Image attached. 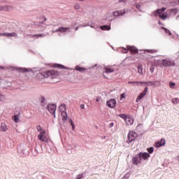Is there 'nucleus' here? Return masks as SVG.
I'll list each match as a JSON object with an SVG mask.
<instances>
[{
    "label": "nucleus",
    "mask_w": 179,
    "mask_h": 179,
    "mask_svg": "<svg viewBox=\"0 0 179 179\" xmlns=\"http://www.w3.org/2000/svg\"><path fill=\"white\" fill-rule=\"evenodd\" d=\"M128 48H123V52L124 53V54H127V53H128Z\"/></svg>",
    "instance_id": "obj_40"
},
{
    "label": "nucleus",
    "mask_w": 179,
    "mask_h": 179,
    "mask_svg": "<svg viewBox=\"0 0 179 179\" xmlns=\"http://www.w3.org/2000/svg\"><path fill=\"white\" fill-rule=\"evenodd\" d=\"M116 104H117V101H115V99H110L106 102V106L109 107V108H114Z\"/></svg>",
    "instance_id": "obj_9"
},
{
    "label": "nucleus",
    "mask_w": 179,
    "mask_h": 179,
    "mask_svg": "<svg viewBox=\"0 0 179 179\" xmlns=\"http://www.w3.org/2000/svg\"><path fill=\"white\" fill-rule=\"evenodd\" d=\"M74 8L75 9H80V6L79 4H75Z\"/></svg>",
    "instance_id": "obj_36"
},
{
    "label": "nucleus",
    "mask_w": 179,
    "mask_h": 179,
    "mask_svg": "<svg viewBox=\"0 0 179 179\" xmlns=\"http://www.w3.org/2000/svg\"><path fill=\"white\" fill-rule=\"evenodd\" d=\"M173 104H178L179 103V99L178 98H173L172 99Z\"/></svg>",
    "instance_id": "obj_27"
},
{
    "label": "nucleus",
    "mask_w": 179,
    "mask_h": 179,
    "mask_svg": "<svg viewBox=\"0 0 179 179\" xmlns=\"http://www.w3.org/2000/svg\"><path fill=\"white\" fill-rule=\"evenodd\" d=\"M114 72V69L110 68V67H106L105 68V73H111Z\"/></svg>",
    "instance_id": "obj_21"
},
{
    "label": "nucleus",
    "mask_w": 179,
    "mask_h": 179,
    "mask_svg": "<svg viewBox=\"0 0 179 179\" xmlns=\"http://www.w3.org/2000/svg\"><path fill=\"white\" fill-rule=\"evenodd\" d=\"M0 36H4L5 37H16L15 33H3L0 34Z\"/></svg>",
    "instance_id": "obj_15"
},
{
    "label": "nucleus",
    "mask_w": 179,
    "mask_h": 179,
    "mask_svg": "<svg viewBox=\"0 0 179 179\" xmlns=\"http://www.w3.org/2000/svg\"><path fill=\"white\" fill-rule=\"evenodd\" d=\"M13 121L15 122H19V121H20V119H19L18 115H15L14 117H13Z\"/></svg>",
    "instance_id": "obj_26"
},
{
    "label": "nucleus",
    "mask_w": 179,
    "mask_h": 179,
    "mask_svg": "<svg viewBox=\"0 0 179 179\" xmlns=\"http://www.w3.org/2000/svg\"><path fill=\"white\" fill-rule=\"evenodd\" d=\"M36 129L39 134H43L45 133V129H44L41 125L36 126Z\"/></svg>",
    "instance_id": "obj_18"
},
{
    "label": "nucleus",
    "mask_w": 179,
    "mask_h": 179,
    "mask_svg": "<svg viewBox=\"0 0 179 179\" xmlns=\"http://www.w3.org/2000/svg\"><path fill=\"white\" fill-rule=\"evenodd\" d=\"M138 72L140 75L143 74V66L141 65L138 67Z\"/></svg>",
    "instance_id": "obj_22"
},
{
    "label": "nucleus",
    "mask_w": 179,
    "mask_h": 179,
    "mask_svg": "<svg viewBox=\"0 0 179 179\" xmlns=\"http://www.w3.org/2000/svg\"><path fill=\"white\" fill-rule=\"evenodd\" d=\"M0 69H3V67H0Z\"/></svg>",
    "instance_id": "obj_48"
},
{
    "label": "nucleus",
    "mask_w": 179,
    "mask_h": 179,
    "mask_svg": "<svg viewBox=\"0 0 179 179\" xmlns=\"http://www.w3.org/2000/svg\"><path fill=\"white\" fill-rule=\"evenodd\" d=\"M78 1H85V0H78Z\"/></svg>",
    "instance_id": "obj_49"
},
{
    "label": "nucleus",
    "mask_w": 179,
    "mask_h": 179,
    "mask_svg": "<svg viewBox=\"0 0 179 179\" xmlns=\"http://www.w3.org/2000/svg\"><path fill=\"white\" fill-rule=\"evenodd\" d=\"M119 2L120 3H125V2H127V0H119Z\"/></svg>",
    "instance_id": "obj_46"
},
{
    "label": "nucleus",
    "mask_w": 179,
    "mask_h": 179,
    "mask_svg": "<svg viewBox=\"0 0 179 179\" xmlns=\"http://www.w3.org/2000/svg\"><path fill=\"white\" fill-rule=\"evenodd\" d=\"M129 85H135V81H129Z\"/></svg>",
    "instance_id": "obj_42"
},
{
    "label": "nucleus",
    "mask_w": 179,
    "mask_h": 179,
    "mask_svg": "<svg viewBox=\"0 0 179 179\" xmlns=\"http://www.w3.org/2000/svg\"><path fill=\"white\" fill-rule=\"evenodd\" d=\"M69 122L72 127V129H75V124H73V121H72V119H70Z\"/></svg>",
    "instance_id": "obj_33"
},
{
    "label": "nucleus",
    "mask_w": 179,
    "mask_h": 179,
    "mask_svg": "<svg viewBox=\"0 0 179 179\" xmlns=\"http://www.w3.org/2000/svg\"><path fill=\"white\" fill-rule=\"evenodd\" d=\"M101 30H111L110 25H103L100 27Z\"/></svg>",
    "instance_id": "obj_20"
},
{
    "label": "nucleus",
    "mask_w": 179,
    "mask_h": 179,
    "mask_svg": "<svg viewBox=\"0 0 179 179\" xmlns=\"http://www.w3.org/2000/svg\"><path fill=\"white\" fill-rule=\"evenodd\" d=\"M166 8L163 7L161 9H158L155 11V16H157V15H159L160 19H162V20H166V19H167L168 15L167 13H163L164 12V10H166Z\"/></svg>",
    "instance_id": "obj_3"
},
{
    "label": "nucleus",
    "mask_w": 179,
    "mask_h": 179,
    "mask_svg": "<svg viewBox=\"0 0 179 179\" xmlns=\"http://www.w3.org/2000/svg\"><path fill=\"white\" fill-rule=\"evenodd\" d=\"M174 86H176L175 83H173V82L169 83V87H171V89H174Z\"/></svg>",
    "instance_id": "obj_29"
},
{
    "label": "nucleus",
    "mask_w": 179,
    "mask_h": 179,
    "mask_svg": "<svg viewBox=\"0 0 179 179\" xmlns=\"http://www.w3.org/2000/svg\"><path fill=\"white\" fill-rule=\"evenodd\" d=\"M57 66V68H64V66H62V65H59V64H56V66Z\"/></svg>",
    "instance_id": "obj_43"
},
{
    "label": "nucleus",
    "mask_w": 179,
    "mask_h": 179,
    "mask_svg": "<svg viewBox=\"0 0 179 179\" xmlns=\"http://www.w3.org/2000/svg\"><path fill=\"white\" fill-rule=\"evenodd\" d=\"M62 121L65 122L66 121V120H68V113H66V111H62Z\"/></svg>",
    "instance_id": "obj_17"
},
{
    "label": "nucleus",
    "mask_w": 179,
    "mask_h": 179,
    "mask_svg": "<svg viewBox=\"0 0 179 179\" xmlns=\"http://www.w3.org/2000/svg\"><path fill=\"white\" fill-rule=\"evenodd\" d=\"M150 157V155L148 152H140L138 155H136L132 159V163L135 166H138V164H141L142 163V159L143 160H148Z\"/></svg>",
    "instance_id": "obj_2"
},
{
    "label": "nucleus",
    "mask_w": 179,
    "mask_h": 179,
    "mask_svg": "<svg viewBox=\"0 0 179 179\" xmlns=\"http://www.w3.org/2000/svg\"><path fill=\"white\" fill-rule=\"evenodd\" d=\"M44 101H45V99H44V97H41V106H44Z\"/></svg>",
    "instance_id": "obj_34"
},
{
    "label": "nucleus",
    "mask_w": 179,
    "mask_h": 179,
    "mask_svg": "<svg viewBox=\"0 0 179 179\" xmlns=\"http://www.w3.org/2000/svg\"><path fill=\"white\" fill-rule=\"evenodd\" d=\"M124 121L127 125H132L134 124V118L132 117L127 116Z\"/></svg>",
    "instance_id": "obj_13"
},
{
    "label": "nucleus",
    "mask_w": 179,
    "mask_h": 179,
    "mask_svg": "<svg viewBox=\"0 0 179 179\" xmlns=\"http://www.w3.org/2000/svg\"><path fill=\"white\" fill-rule=\"evenodd\" d=\"M45 133H41L38 135V141H41V142H44L45 143H48V141H50V136H47Z\"/></svg>",
    "instance_id": "obj_4"
},
{
    "label": "nucleus",
    "mask_w": 179,
    "mask_h": 179,
    "mask_svg": "<svg viewBox=\"0 0 179 179\" xmlns=\"http://www.w3.org/2000/svg\"><path fill=\"white\" fill-rule=\"evenodd\" d=\"M61 110H65V104H62L59 107Z\"/></svg>",
    "instance_id": "obj_39"
},
{
    "label": "nucleus",
    "mask_w": 179,
    "mask_h": 179,
    "mask_svg": "<svg viewBox=\"0 0 179 179\" xmlns=\"http://www.w3.org/2000/svg\"><path fill=\"white\" fill-rule=\"evenodd\" d=\"M100 100H101V96H97L96 101H100Z\"/></svg>",
    "instance_id": "obj_44"
},
{
    "label": "nucleus",
    "mask_w": 179,
    "mask_h": 179,
    "mask_svg": "<svg viewBox=\"0 0 179 179\" xmlns=\"http://www.w3.org/2000/svg\"><path fill=\"white\" fill-rule=\"evenodd\" d=\"M178 2H179V0H178Z\"/></svg>",
    "instance_id": "obj_51"
},
{
    "label": "nucleus",
    "mask_w": 179,
    "mask_h": 179,
    "mask_svg": "<svg viewBox=\"0 0 179 179\" xmlns=\"http://www.w3.org/2000/svg\"><path fill=\"white\" fill-rule=\"evenodd\" d=\"M123 99H125V94H122L120 95V100H122Z\"/></svg>",
    "instance_id": "obj_38"
},
{
    "label": "nucleus",
    "mask_w": 179,
    "mask_h": 179,
    "mask_svg": "<svg viewBox=\"0 0 179 179\" xmlns=\"http://www.w3.org/2000/svg\"><path fill=\"white\" fill-rule=\"evenodd\" d=\"M163 66H175L176 62L174 61H170L169 59L162 60Z\"/></svg>",
    "instance_id": "obj_7"
},
{
    "label": "nucleus",
    "mask_w": 179,
    "mask_h": 179,
    "mask_svg": "<svg viewBox=\"0 0 179 179\" xmlns=\"http://www.w3.org/2000/svg\"><path fill=\"white\" fill-rule=\"evenodd\" d=\"M164 30L165 33H166V34H169V36H171V32L170 31V30L167 29L166 28H164Z\"/></svg>",
    "instance_id": "obj_30"
},
{
    "label": "nucleus",
    "mask_w": 179,
    "mask_h": 179,
    "mask_svg": "<svg viewBox=\"0 0 179 179\" xmlns=\"http://www.w3.org/2000/svg\"><path fill=\"white\" fill-rule=\"evenodd\" d=\"M146 93H148V87H146L144 90L140 93V94L137 96L136 101L138 103L139 101L142 100L146 96Z\"/></svg>",
    "instance_id": "obj_8"
},
{
    "label": "nucleus",
    "mask_w": 179,
    "mask_h": 179,
    "mask_svg": "<svg viewBox=\"0 0 179 179\" xmlns=\"http://www.w3.org/2000/svg\"><path fill=\"white\" fill-rule=\"evenodd\" d=\"M76 71H78V72H86V71H87V69L76 66Z\"/></svg>",
    "instance_id": "obj_19"
},
{
    "label": "nucleus",
    "mask_w": 179,
    "mask_h": 179,
    "mask_svg": "<svg viewBox=\"0 0 179 179\" xmlns=\"http://www.w3.org/2000/svg\"><path fill=\"white\" fill-rule=\"evenodd\" d=\"M150 71L151 73H153V72L155 71V67L153 66H151L150 67Z\"/></svg>",
    "instance_id": "obj_35"
},
{
    "label": "nucleus",
    "mask_w": 179,
    "mask_h": 179,
    "mask_svg": "<svg viewBox=\"0 0 179 179\" xmlns=\"http://www.w3.org/2000/svg\"><path fill=\"white\" fill-rule=\"evenodd\" d=\"M45 35L44 34H36V35H32V37H37V38H38V37H45Z\"/></svg>",
    "instance_id": "obj_31"
},
{
    "label": "nucleus",
    "mask_w": 179,
    "mask_h": 179,
    "mask_svg": "<svg viewBox=\"0 0 179 179\" xmlns=\"http://www.w3.org/2000/svg\"><path fill=\"white\" fill-rule=\"evenodd\" d=\"M108 127H109V128H113V127H114V123H113V122L110 123Z\"/></svg>",
    "instance_id": "obj_41"
},
{
    "label": "nucleus",
    "mask_w": 179,
    "mask_h": 179,
    "mask_svg": "<svg viewBox=\"0 0 179 179\" xmlns=\"http://www.w3.org/2000/svg\"><path fill=\"white\" fill-rule=\"evenodd\" d=\"M164 145H166V140L164 138H162L160 141L155 143V148H160L161 146H164Z\"/></svg>",
    "instance_id": "obj_10"
},
{
    "label": "nucleus",
    "mask_w": 179,
    "mask_h": 179,
    "mask_svg": "<svg viewBox=\"0 0 179 179\" xmlns=\"http://www.w3.org/2000/svg\"><path fill=\"white\" fill-rule=\"evenodd\" d=\"M136 7L137 9H141V5L140 4H136Z\"/></svg>",
    "instance_id": "obj_45"
},
{
    "label": "nucleus",
    "mask_w": 179,
    "mask_h": 179,
    "mask_svg": "<svg viewBox=\"0 0 179 179\" xmlns=\"http://www.w3.org/2000/svg\"><path fill=\"white\" fill-rule=\"evenodd\" d=\"M68 30H69V27H59V29H57L56 30V31H59L60 33H66V31H68Z\"/></svg>",
    "instance_id": "obj_16"
},
{
    "label": "nucleus",
    "mask_w": 179,
    "mask_h": 179,
    "mask_svg": "<svg viewBox=\"0 0 179 179\" xmlns=\"http://www.w3.org/2000/svg\"><path fill=\"white\" fill-rule=\"evenodd\" d=\"M146 52H149L150 54H156L157 52V50L151 49V50H146Z\"/></svg>",
    "instance_id": "obj_25"
},
{
    "label": "nucleus",
    "mask_w": 179,
    "mask_h": 179,
    "mask_svg": "<svg viewBox=\"0 0 179 179\" xmlns=\"http://www.w3.org/2000/svg\"><path fill=\"white\" fill-rule=\"evenodd\" d=\"M48 110L50 112L52 115H54V118H55V110H57V106L51 103L48 106Z\"/></svg>",
    "instance_id": "obj_6"
},
{
    "label": "nucleus",
    "mask_w": 179,
    "mask_h": 179,
    "mask_svg": "<svg viewBox=\"0 0 179 179\" xmlns=\"http://www.w3.org/2000/svg\"><path fill=\"white\" fill-rule=\"evenodd\" d=\"M23 72H24H24H31V70L24 68V69H23Z\"/></svg>",
    "instance_id": "obj_37"
},
{
    "label": "nucleus",
    "mask_w": 179,
    "mask_h": 179,
    "mask_svg": "<svg viewBox=\"0 0 179 179\" xmlns=\"http://www.w3.org/2000/svg\"><path fill=\"white\" fill-rule=\"evenodd\" d=\"M119 117H120V118H122V119L124 120V121H125V120H127V117L128 116H127V115H125V114H120V115H119Z\"/></svg>",
    "instance_id": "obj_28"
},
{
    "label": "nucleus",
    "mask_w": 179,
    "mask_h": 179,
    "mask_svg": "<svg viewBox=\"0 0 179 179\" xmlns=\"http://www.w3.org/2000/svg\"><path fill=\"white\" fill-rule=\"evenodd\" d=\"M6 96H5L3 94L0 93V101H6Z\"/></svg>",
    "instance_id": "obj_24"
},
{
    "label": "nucleus",
    "mask_w": 179,
    "mask_h": 179,
    "mask_svg": "<svg viewBox=\"0 0 179 179\" xmlns=\"http://www.w3.org/2000/svg\"><path fill=\"white\" fill-rule=\"evenodd\" d=\"M125 15V10L113 12V16H122Z\"/></svg>",
    "instance_id": "obj_14"
},
{
    "label": "nucleus",
    "mask_w": 179,
    "mask_h": 179,
    "mask_svg": "<svg viewBox=\"0 0 179 179\" xmlns=\"http://www.w3.org/2000/svg\"><path fill=\"white\" fill-rule=\"evenodd\" d=\"M134 83L136 85V86H140V85H148V83L141 82V81H134Z\"/></svg>",
    "instance_id": "obj_23"
},
{
    "label": "nucleus",
    "mask_w": 179,
    "mask_h": 179,
    "mask_svg": "<svg viewBox=\"0 0 179 179\" xmlns=\"http://www.w3.org/2000/svg\"><path fill=\"white\" fill-rule=\"evenodd\" d=\"M76 30H78V28H76Z\"/></svg>",
    "instance_id": "obj_50"
},
{
    "label": "nucleus",
    "mask_w": 179,
    "mask_h": 179,
    "mask_svg": "<svg viewBox=\"0 0 179 179\" xmlns=\"http://www.w3.org/2000/svg\"><path fill=\"white\" fill-rule=\"evenodd\" d=\"M127 48L131 54H137L138 52V49L135 46L127 45Z\"/></svg>",
    "instance_id": "obj_11"
},
{
    "label": "nucleus",
    "mask_w": 179,
    "mask_h": 179,
    "mask_svg": "<svg viewBox=\"0 0 179 179\" xmlns=\"http://www.w3.org/2000/svg\"><path fill=\"white\" fill-rule=\"evenodd\" d=\"M138 138V134L134 131H129L128 134V141L127 143H131V142H134Z\"/></svg>",
    "instance_id": "obj_5"
},
{
    "label": "nucleus",
    "mask_w": 179,
    "mask_h": 179,
    "mask_svg": "<svg viewBox=\"0 0 179 179\" xmlns=\"http://www.w3.org/2000/svg\"><path fill=\"white\" fill-rule=\"evenodd\" d=\"M58 76V72L54 71V70H49V71H46L43 73H38L37 74V79H38V80H41L42 79H47V78H50V79H55V78H57Z\"/></svg>",
    "instance_id": "obj_1"
},
{
    "label": "nucleus",
    "mask_w": 179,
    "mask_h": 179,
    "mask_svg": "<svg viewBox=\"0 0 179 179\" xmlns=\"http://www.w3.org/2000/svg\"><path fill=\"white\" fill-rule=\"evenodd\" d=\"M80 108H82L83 110L85 109V104H81Z\"/></svg>",
    "instance_id": "obj_47"
},
{
    "label": "nucleus",
    "mask_w": 179,
    "mask_h": 179,
    "mask_svg": "<svg viewBox=\"0 0 179 179\" xmlns=\"http://www.w3.org/2000/svg\"><path fill=\"white\" fill-rule=\"evenodd\" d=\"M0 131L1 132H6L8 131V126L6 125V123H5V122L1 123Z\"/></svg>",
    "instance_id": "obj_12"
},
{
    "label": "nucleus",
    "mask_w": 179,
    "mask_h": 179,
    "mask_svg": "<svg viewBox=\"0 0 179 179\" xmlns=\"http://www.w3.org/2000/svg\"><path fill=\"white\" fill-rule=\"evenodd\" d=\"M153 150H155V148H153V147H151V148H148V152L150 154L153 153Z\"/></svg>",
    "instance_id": "obj_32"
}]
</instances>
